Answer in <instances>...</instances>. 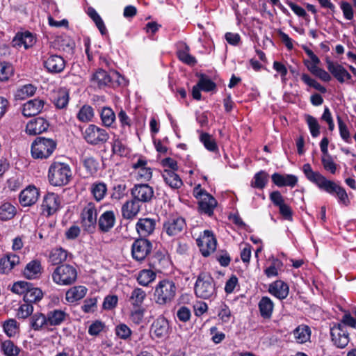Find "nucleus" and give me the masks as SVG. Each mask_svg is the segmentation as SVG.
Returning a JSON list of instances; mask_svg holds the SVG:
<instances>
[{
	"instance_id": "obj_10",
	"label": "nucleus",
	"mask_w": 356,
	"mask_h": 356,
	"mask_svg": "<svg viewBox=\"0 0 356 356\" xmlns=\"http://www.w3.org/2000/svg\"><path fill=\"white\" fill-rule=\"evenodd\" d=\"M196 242L204 257H208L216 249V239L209 230L204 231L203 234L200 236Z\"/></svg>"
},
{
	"instance_id": "obj_48",
	"label": "nucleus",
	"mask_w": 356,
	"mask_h": 356,
	"mask_svg": "<svg viewBox=\"0 0 356 356\" xmlns=\"http://www.w3.org/2000/svg\"><path fill=\"white\" fill-rule=\"evenodd\" d=\"M1 350L6 356H17L20 348L10 340H6L1 344Z\"/></svg>"
},
{
	"instance_id": "obj_4",
	"label": "nucleus",
	"mask_w": 356,
	"mask_h": 356,
	"mask_svg": "<svg viewBox=\"0 0 356 356\" xmlns=\"http://www.w3.org/2000/svg\"><path fill=\"white\" fill-rule=\"evenodd\" d=\"M56 147V142L51 138L37 137L31 145L33 158L45 159L49 158Z\"/></svg>"
},
{
	"instance_id": "obj_53",
	"label": "nucleus",
	"mask_w": 356,
	"mask_h": 356,
	"mask_svg": "<svg viewBox=\"0 0 356 356\" xmlns=\"http://www.w3.org/2000/svg\"><path fill=\"white\" fill-rule=\"evenodd\" d=\"M3 327L5 333L9 337H14L19 329V325L17 321L14 318H10L4 321Z\"/></svg>"
},
{
	"instance_id": "obj_51",
	"label": "nucleus",
	"mask_w": 356,
	"mask_h": 356,
	"mask_svg": "<svg viewBox=\"0 0 356 356\" xmlns=\"http://www.w3.org/2000/svg\"><path fill=\"white\" fill-rule=\"evenodd\" d=\"M337 119L341 138L346 143H350L352 142V140L350 137V133L347 124H346V122L343 121V120L339 115L337 116Z\"/></svg>"
},
{
	"instance_id": "obj_20",
	"label": "nucleus",
	"mask_w": 356,
	"mask_h": 356,
	"mask_svg": "<svg viewBox=\"0 0 356 356\" xmlns=\"http://www.w3.org/2000/svg\"><path fill=\"white\" fill-rule=\"evenodd\" d=\"M133 168L138 180L149 181L152 177V169L147 166V161L144 157H140L134 163Z\"/></svg>"
},
{
	"instance_id": "obj_63",
	"label": "nucleus",
	"mask_w": 356,
	"mask_h": 356,
	"mask_svg": "<svg viewBox=\"0 0 356 356\" xmlns=\"http://www.w3.org/2000/svg\"><path fill=\"white\" fill-rule=\"evenodd\" d=\"M31 283L25 281H19L13 284L11 291L17 294H23L28 291L29 289L31 286Z\"/></svg>"
},
{
	"instance_id": "obj_27",
	"label": "nucleus",
	"mask_w": 356,
	"mask_h": 356,
	"mask_svg": "<svg viewBox=\"0 0 356 356\" xmlns=\"http://www.w3.org/2000/svg\"><path fill=\"white\" fill-rule=\"evenodd\" d=\"M272 181L278 187L289 186L293 188L298 183V179L293 175H282L275 172L271 176Z\"/></svg>"
},
{
	"instance_id": "obj_6",
	"label": "nucleus",
	"mask_w": 356,
	"mask_h": 356,
	"mask_svg": "<svg viewBox=\"0 0 356 356\" xmlns=\"http://www.w3.org/2000/svg\"><path fill=\"white\" fill-rule=\"evenodd\" d=\"M177 287L172 281L162 280L159 282L155 289L154 295L156 302L165 305L170 302L176 295Z\"/></svg>"
},
{
	"instance_id": "obj_45",
	"label": "nucleus",
	"mask_w": 356,
	"mask_h": 356,
	"mask_svg": "<svg viewBox=\"0 0 356 356\" xmlns=\"http://www.w3.org/2000/svg\"><path fill=\"white\" fill-rule=\"evenodd\" d=\"M147 294L145 291L140 288H135L131 293L129 301L131 304L136 307H140L143 303Z\"/></svg>"
},
{
	"instance_id": "obj_31",
	"label": "nucleus",
	"mask_w": 356,
	"mask_h": 356,
	"mask_svg": "<svg viewBox=\"0 0 356 356\" xmlns=\"http://www.w3.org/2000/svg\"><path fill=\"white\" fill-rule=\"evenodd\" d=\"M88 289L83 285L74 286L70 288L65 293V300L69 303H74L85 297Z\"/></svg>"
},
{
	"instance_id": "obj_24",
	"label": "nucleus",
	"mask_w": 356,
	"mask_h": 356,
	"mask_svg": "<svg viewBox=\"0 0 356 356\" xmlns=\"http://www.w3.org/2000/svg\"><path fill=\"white\" fill-rule=\"evenodd\" d=\"M115 214L113 211L104 212L99 218L97 224L99 229L104 233L108 232L115 224Z\"/></svg>"
},
{
	"instance_id": "obj_3",
	"label": "nucleus",
	"mask_w": 356,
	"mask_h": 356,
	"mask_svg": "<svg viewBox=\"0 0 356 356\" xmlns=\"http://www.w3.org/2000/svg\"><path fill=\"white\" fill-rule=\"evenodd\" d=\"M195 295L203 299H209L216 296V287L213 278L208 273H201L195 284Z\"/></svg>"
},
{
	"instance_id": "obj_12",
	"label": "nucleus",
	"mask_w": 356,
	"mask_h": 356,
	"mask_svg": "<svg viewBox=\"0 0 356 356\" xmlns=\"http://www.w3.org/2000/svg\"><path fill=\"white\" fill-rule=\"evenodd\" d=\"M186 227V223L184 218L172 216L169 217L163 223V231L169 236H175L180 234Z\"/></svg>"
},
{
	"instance_id": "obj_44",
	"label": "nucleus",
	"mask_w": 356,
	"mask_h": 356,
	"mask_svg": "<svg viewBox=\"0 0 356 356\" xmlns=\"http://www.w3.org/2000/svg\"><path fill=\"white\" fill-rule=\"evenodd\" d=\"M16 214V208L10 202H3L0 205V220H9Z\"/></svg>"
},
{
	"instance_id": "obj_62",
	"label": "nucleus",
	"mask_w": 356,
	"mask_h": 356,
	"mask_svg": "<svg viewBox=\"0 0 356 356\" xmlns=\"http://www.w3.org/2000/svg\"><path fill=\"white\" fill-rule=\"evenodd\" d=\"M115 333L119 338L126 340L131 337L132 332L126 324L120 323L115 327Z\"/></svg>"
},
{
	"instance_id": "obj_17",
	"label": "nucleus",
	"mask_w": 356,
	"mask_h": 356,
	"mask_svg": "<svg viewBox=\"0 0 356 356\" xmlns=\"http://www.w3.org/2000/svg\"><path fill=\"white\" fill-rule=\"evenodd\" d=\"M60 204L58 195L54 193H49L43 198L41 205L42 212L47 216H51L58 211Z\"/></svg>"
},
{
	"instance_id": "obj_16",
	"label": "nucleus",
	"mask_w": 356,
	"mask_h": 356,
	"mask_svg": "<svg viewBox=\"0 0 356 356\" xmlns=\"http://www.w3.org/2000/svg\"><path fill=\"white\" fill-rule=\"evenodd\" d=\"M117 76L118 74L115 73H113L111 75L106 71L100 69L92 74L91 82L95 87H98L99 88L106 86L115 87V84L113 81V78Z\"/></svg>"
},
{
	"instance_id": "obj_49",
	"label": "nucleus",
	"mask_w": 356,
	"mask_h": 356,
	"mask_svg": "<svg viewBox=\"0 0 356 356\" xmlns=\"http://www.w3.org/2000/svg\"><path fill=\"white\" fill-rule=\"evenodd\" d=\"M268 174L263 170L256 173L251 182V186L254 188L263 189L268 181Z\"/></svg>"
},
{
	"instance_id": "obj_52",
	"label": "nucleus",
	"mask_w": 356,
	"mask_h": 356,
	"mask_svg": "<svg viewBox=\"0 0 356 356\" xmlns=\"http://www.w3.org/2000/svg\"><path fill=\"white\" fill-rule=\"evenodd\" d=\"M189 51V47L185 45L184 49L177 51V56L179 59L183 63L187 65H194L197 61L195 58L190 54Z\"/></svg>"
},
{
	"instance_id": "obj_9",
	"label": "nucleus",
	"mask_w": 356,
	"mask_h": 356,
	"mask_svg": "<svg viewBox=\"0 0 356 356\" xmlns=\"http://www.w3.org/2000/svg\"><path fill=\"white\" fill-rule=\"evenodd\" d=\"M97 212L96 206L93 202L88 203L81 213L82 225L84 229L88 232H93L97 223Z\"/></svg>"
},
{
	"instance_id": "obj_39",
	"label": "nucleus",
	"mask_w": 356,
	"mask_h": 356,
	"mask_svg": "<svg viewBox=\"0 0 356 356\" xmlns=\"http://www.w3.org/2000/svg\"><path fill=\"white\" fill-rule=\"evenodd\" d=\"M69 102V92L65 88L59 89L55 92L53 97V103L57 108H66Z\"/></svg>"
},
{
	"instance_id": "obj_5",
	"label": "nucleus",
	"mask_w": 356,
	"mask_h": 356,
	"mask_svg": "<svg viewBox=\"0 0 356 356\" xmlns=\"http://www.w3.org/2000/svg\"><path fill=\"white\" fill-rule=\"evenodd\" d=\"M51 277L53 282L58 285H72L77 279V270L71 265L61 264L54 269Z\"/></svg>"
},
{
	"instance_id": "obj_59",
	"label": "nucleus",
	"mask_w": 356,
	"mask_h": 356,
	"mask_svg": "<svg viewBox=\"0 0 356 356\" xmlns=\"http://www.w3.org/2000/svg\"><path fill=\"white\" fill-rule=\"evenodd\" d=\"M301 80L307 85L310 87L315 88L322 93H325L327 90L326 88L321 85L318 81L315 79L310 77L307 74H302L301 76Z\"/></svg>"
},
{
	"instance_id": "obj_22",
	"label": "nucleus",
	"mask_w": 356,
	"mask_h": 356,
	"mask_svg": "<svg viewBox=\"0 0 356 356\" xmlns=\"http://www.w3.org/2000/svg\"><path fill=\"white\" fill-rule=\"evenodd\" d=\"M49 127L48 122L42 118H36L30 120L26 126V133L35 136L47 131Z\"/></svg>"
},
{
	"instance_id": "obj_47",
	"label": "nucleus",
	"mask_w": 356,
	"mask_h": 356,
	"mask_svg": "<svg viewBox=\"0 0 356 356\" xmlns=\"http://www.w3.org/2000/svg\"><path fill=\"white\" fill-rule=\"evenodd\" d=\"M101 120L105 127H111L115 120V114L109 107L102 108L100 113Z\"/></svg>"
},
{
	"instance_id": "obj_28",
	"label": "nucleus",
	"mask_w": 356,
	"mask_h": 356,
	"mask_svg": "<svg viewBox=\"0 0 356 356\" xmlns=\"http://www.w3.org/2000/svg\"><path fill=\"white\" fill-rule=\"evenodd\" d=\"M47 318V315L40 312L32 314L29 318L31 328L34 331L49 330L50 327Z\"/></svg>"
},
{
	"instance_id": "obj_64",
	"label": "nucleus",
	"mask_w": 356,
	"mask_h": 356,
	"mask_svg": "<svg viewBox=\"0 0 356 356\" xmlns=\"http://www.w3.org/2000/svg\"><path fill=\"white\" fill-rule=\"evenodd\" d=\"M322 164L325 170L334 174L337 170V165L330 154L323 155L321 159Z\"/></svg>"
},
{
	"instance_id": "obj_37",
	"label": "nucleus",
	"mask_w": 356,
	"mask_h": 356,
	"mask_svg": "<svg viewBox=\"0 0 356 356\" xmlns=\"http://www.w3.org/2000/svg\"><path fill=\"white\" fill-rule=\"evenodd\" d=\"M162 177L165 182L170 188L176 189L179 188L183 182L179 176L171 170H164Z\"/></svg>"
},
{
	"instance_id": "obj_40",
	"label": "nucleus",
	"mask_w": 356,
	"mask_h": 356,
	"mask_svg": "<svg viewBox=\"0 0 356 356\" xmlns=\"http://www.w3.org/2000/svg\"><path fill=\"white\" fill-rule=\"evenodd\" d=\"M199 139L208 151L214 153L218 152V146L217 143L215 138L211 134L201 131Z\"/></svg>"
},
{
	"instance_id": "obj_7",
	"label": "nucleus",
	"mask_w": 356,
	"mask_h": 356,
	"mask_svg": "<svg viewBox=\"0 0 356 356\" xmlns=\"http://www.w3.org/2000/svg\"><path fill=\"white\" fill-rule=\"evenodd\" d=\"M82 136L83 139L92 145L104 144L109 139V134L105 129L92 124L82 131Z\"/></svg>"
},
{
	"instance_id": "obj_11",
	"label": "nucleus",
	"mask_w": 356,
	"mask_h": 356,
	"mask_svg": "<svg viewBox=\"0 0 356 356\" xmlns=\"http://www.w3.org/2000/svg\"><path fill=\"white\" fill-rule=\"evenodd\" d=\"M152 244L145 238L136 240L131 246V255L138 261H143L151 252Z\"/></svg>"
},
{
	"instance_id": "obj_41",
	"label": "nucleus",
	"mask_w": 356,
	"mask_h": 356,
	"mask_svg": "<svg viewBox=\"0 0 356 356\" xmlns=\"http://www.w3.org/2000/svg\"><path fill=\"white\" fill-rule=\"evenodd\" d=\"M90 190L94 199L97 202H100L106 196L107 186L104 182L97 181L92 184Z\"/></svg>"
},
{
	"instance_id": "obj_13",
	"label": "nucleus",
	"mask_w": 356,
	"mask_h": 356,
	"mask_svg": "<svg viewBox=\"0 0 356 356\" xmlns=\"http://www.w3.org/2000/svg\"><path fill=\"white\" fill-rule=\"evenodd\" d=\"M44 67L51 74L63 72L65 67V61L63 57L56 54H47L43 56Z\"/></svg>"
},
{
	"instance_id": "obj_38",
	"label": "nucleus",
	"mask_w": 356,
	"mask_h": 356,
	"mask_svg": "<svg viewBox=\"0 0 356 356\" xmlns=\"http://www.w3.org/2000/svg\"><path fill=\"white\" fill-rule=\"evenodd\" d=\"M67 255V252L63 248H55L49 252V261L53 265H58L66 261Z\"/></svg>"
},
{
	"instance_id": "obj_2",
	"label": "nucleus",
	"mask_w": 356,
	"mask_h": 356,
	"mask_svg": "<svg viewBox=\"0 0 356 356\" xmlns=\"http://www.w3.org/2000/svg\"><path fill=\"white\" fill-rule=\"evenodd\" d=\"M72 170L65 163L53 162L48 170V179L51 185L61 186L67 185L72 178Z\"/></svg>"
},
{
	"instance_id": "obj_55",
	"label": "nucleus",
	"mask_w": 356,
	"mask_h": 356,
	"mask_svg": "<svg viewBox=\"0 0 356 356\" xmlns=\"http://www.w3.org/2000/svg\"><path fill=\"white\" fill-rule=\"evenodd\" d=\"M83 165L90 175H94L97 172L99 163L92 156H86L83 159Z\"/></svg>"
},
{
	"instance_id": "obj_36",
	"label": "nucleus",
	"mask_w": 356,
	"mask_h": 356,
	"mask_svg": "<svg viewBox=\"0 0 356 356\" xmlns=\"http://www.w3.org/2000/svg\"><path fill=\"white\" fill-rule=\"evenodd\" d=\"M49 327L61 325L68 318V314L62 309H54L47 313Z\"/></svg>"
},
{
	"instance_id": "obj_15",
	"label": "nucleus",
	"mask_w": 356,
	"mask_h": 356,
	"mask_svg": "<svg viewBox=\"0 0 356 356\" xmlns=\"http://www.w3.org/2000/svg\"><path fill=\"white\" fill-rule=\"evenodd\" d=\"M131 195L138 202L147 203L154 197V191L148 184H136L131 189Z\"/></svg>"
},
{
	"instance_id": "obj_19",
	"label": "nucleus",
	"mask_w": 356,
	"mask_h": 356,
	"mask_svg": "<svg viewBox=\"0 0 356 356\" xmlns=\"http://www.w3.org/2000/svg\"><path fill=\"white\" fill-rule=\"evenodd\" d=\"M327 68L332 75L341 83L350 80V74L340 64L326 59Z\"/></svg>"
},
{
	"instance_id": "obj_35",
	"label": "nucleus",
	"mask_w": 356,
	"mask_h": 356,
	"mask_svg": "<svg viewBox=\"0 0 356 356\" xmlns=\"http://www.w3.org/2000/svg\"><path fill=\"white\" fill-rule=\"evenodd\" d=\"M140 205L135 199L126 202L122 207V215L125 219H133L140 211Z\"/></svg>"
},
{
	"instance_id": "obj_57",
	"label": "nucleus",
	"mask_w": 356,
	"mask_h": 356,
	"mask_svg": "<svg viewBox=\"0 0 356 356\" xmlns=\"http://www.w3.org/2000/svg\"><path fill=\"white\" fill-rule=\"evenodd\" d=\"M93 116V108L90 106L88 105L82 106L77 114V118L83 122L90 121Z\"/></svg>"
},
{
	"instance_id": "obj_18",
	"label": "nucleus",
	"mask_w": 356,
	"mask_h": 356,
	"mask_svg": "<svg viewBox=\"0 0 356 356\" xmlns=\"http://www.w3.org/2000/svg\"><path fill=\"white\" fill-rule=\"evenodd\" d=\"M169 323L168 320L162 316H159L152 324L150 333L152 338L164 339L169 333Z\"/></svg>"
},
{
	"instance_id": "obj_14",
	"label": "nucleus",
	"mask_w": 356,
	"mask_h": 356,
	"mask_svg": "<svg viewBox=\"0 0 356 356\" xmlns=\"http://www.w3.org/2000/svg\"><path fill=\"white\" fill-rule=\"evenodd\" d=\"M330 334L332 341L337 347L343 348L348 345L349 334L343 324L334 325L330 329Z\"/></svg>"
},
{
	"instance_id": "obj_56",
	"label": "nucleus",
	"mask_w": 356,
	"mask_h": 356,
	"mask_svg": "<svg viewBox=\"0 0 356 356\" xmlns=\"http://www.w3.org/2000/svg\"><path fill=\"white\" fill-rule=\"evenodd\" d=\"M35 87L32 84H26L19 88L16 92V97L20 99L32 96L35 92Z\"/></svg>"
},
{
	"instance_id": "obj_61",
	"label": "nucleus",
	"mask_w": 356,
	"mask_h": 356,
	"mask_svg": "<svg viewBox=\"0 0 356 356\" xmlns=\"http://www.w3.org/2000/svg\"><path fill=\"white\" fill-rule=\"evenodd\" d=\"M89 16L92 19V20L95 22L96 26H97L98 29L101 32L102 35L105 34L106 32V29L104 25V23L103 20L102 19L99 15L96 12V10L93 8L89 9L88 11Z\"/></svg>"
},
{
	"instance_id": "obj_25",
	"label": "nucleus",
	"mask_w": 356,
	"mask_h": 356,
	"mask_svg": "<svg viewBox=\"0 0 356 356\" xmlns=\"http://www.w3.org/2000/svg\"><path fill=\"white\" fill-rule=\"evenodd\" d=\"M155 227V220L149 218H140L136 225V231L142 237H147L152 234Z\"/></svg>"
},
{
	"instance_id": "obj_29",
	"label": "nucleus",
	"mask_w": 356,
	"mask_h": 356,
	"mask_svg": "<svg viewBox=\"0 0 356 356\" xmlns=\"http://www.w3.org/2000/svg\"><path fill=\"white\" fill-rule=\"evenodd\" d=\"M20 263V257L15 253H8L0 259V273H8Z\"/></svg>"
},
{
	"instance_id": "obj_8",
	"label": "nucleus",
	"mask_w": 356,
	"mask_h": 356,
	"mask_svg": "<svg viewBox=\"0 0 356 356\" xmlns=\"http://www.w3.org/2000/svg\"><path fill=\"white\" fill-rule=\"evenodd\" d=\"M193 195L199 200V209L202 213L211 216L213 209L217 205L216 199L205 190L202 189L200 184L193 189Z\"/></svg>"
},
{
	"instance_id": "obj_21",
	"label": "nucleus",
	"mask_w": 356,
	"mask_h": 356,
	"mask_svg": "<svg viewBox=\"0 0 356 356\" xmlns=\"http://www.w3.org/2000/svg\"><path fill=\"white\" fill-rule=\"evenodd\" d=\"M39 197V191L33 186H29L19 194V200L22 207H30L36 203Z\"/></svg>"
},
{
	"instance_id": "obj_50",
	"label": "nucleus",
	"mask_w": 356,
	"mask_h": 356,
	"mask_svg": "<svg viewBox=\"0 0 356 356\" xmlns=\"http://www.w3.org/2000/svg\"><path fill=\"white\" fill-rule=\"evenodd\" d=\"M112 152L113 154L120 156H127L129 149L124 143L119 138H114L112 143Z\"/></svg>"
},
{
	"instance_id": "obj_1",
	"label": "nucleus",
	"mask_w": 356,
	"mask_h": 356,
	"mask_svg": "<svg viewBox=\"0 0 356 356\" xmlns=\"http://www.w3.org/2000/svg\"><path fill=\"white\" fill-rule=\"evenodd\" d=\"M302 172L306 178L318 188L330 195H335L339 202L344 206L350 204V200L345 189L334 181L327 179L318 171L313 170L309 163L302 166Z\"/></svg>"
},
{
	"instance_id": "obj_46",
	"label": "nucleus",
	"mask_w": 356,
	"mask_h": 356,
	"mask_svg": "<svg viewBox=\"0 0 356 356\" xmlns=\"http://www.w3.org/2000/svg\"><path fill=\"white\" fill-rule=\"evenodd\" d=\"M43 297L42 291L36 287L31 286L29 289L26 293H25L24 302H28L30 303H34L40 301Z\"/></svg>"
},
{
	"instance_id": "obj_60",
	"label": "nucleus",
	"mask_w": 356,
	"mask_h": 356,
	"mask_svg": "<svg viewBox=\"0 0 356 356\" xmlns=\"http://www.w3.org/2000/svg\"><path fill=\"white\" fill-rule=\"evenodd\" d=\"M197 84L199 85V87L201 88V90L206 92L212 91L215 90L216 87V83L213 81L203 74L200 76Z\"/></svg>"
},
{
	"instance_id": "obj_23",
	"label": "nucleus",
	"mask_w": 356,
	"mask_h": 356,
	"mask_svg": "<svg viewBox=\"0 0 356 356\" xmlns=\"http://www.w3.org/2000/svg\"><path fill=\"white\" fill-rule=\"evenodd\" d=\"M41 261L38 259H33L29 261L23 270V275L28 280L38 279L42 273Z\"/></svg>"
},
{
	"instance_id": "obj_58",
	"label": "nucleus",
	"mask_w": 356,
	"mask_h": 356,
	"mask_svg": "<svg viewBox=\"0 0 356 356\" xmlns=\"http://www.w3.org/2000/svg\"><path fill=\"white\" fill-rule=\"evenodd\" d=\"M33 312V307L32 304L28 302H24V303L19 306L17 310V316L19 318L25 319L31 316Z\"/></svg>"
},
{
	"instance_id": "obj_32",
	"label": "nucleus",
	"mask_w": 356,
	"mask_h": 356,
	"mask_svg": "<svg viewBox=\"0 0 356 356\" xmlns=\"http://www.w3.org/2000/svg\"><path fill=\"white\" fill-rule=\"evenodd\" d=\"M258 308L259 314L264 319L269 320L271 318L274 309V303L269 297L263 296L258 303Z\"/></svg>"
},
{
	"instance_id": "obj_30",
	"label": "nucleus",
	"mask_w": 356,
	"mask_h": 356,
	"mask_svg": "<svg viewBox=\"0 0 356 356\" xmlns=\"http://www.w3.org/2000/svg\"><path fill=\"white\" fill-rule=\"evenodd\" d=\"M268 291L280 300L285 299L289 292L288 284L282 280H277L269 285Z\"/></svg>"
},
{
	"instance_id": "obj_54",
	"label": "nucleus",
	"mask_w": 356,
	"mask_h": 356,
	"mask_svg": "<svg viewBox=\"0 0 356 356\" xmlns=\"http://www.w3.org/2000/svg\"><path fill=\"white\" fill-rule=\"evenodd\" d=\"M105 329V323L101 321L96 320L89 325L88 332L92 337H97L104 331Z\"/></svg>"
},
{
	"instance_id": "obj_43",
	"label": "nucleus",
	"mask_w": 356,
	"mask_h": 356,
	"mask_svg": "<svg viewBox=\"0 0 356 356\" xmlns=\"http://www.w3.org/2000/svg\"><path fill=\"white\" fill-rule=\"evenodd\" d=\"M136 279L140 285L147 286L156 279V273L151 269H143L139 271Z\"/></svg>"
},
{
	"instance_id": "obj_33",
	"label": "nucleus",
	"mask_w": 356,
	"mask_h": 356,
	"mask_svg": "<svg viewBox=\"0 0 356 356\" xmlns=\"http://www.w3.org/2000/svg\"><path fill=\"white\" fill-rule=\"evenodd\" d=\"M13 42L15 47H20L23 46L26 49L33 46L35 39L30 32L18 33L14 38Z\"/></svg>"
},
{
	"instance_id": "obj_42",
	"label": "nucleus",
	"mask_w": 356,
	"mask_h": 356,
	"mask_svg": "<svg viewBox=\"0 0 356 356\" xmlns=\"http://www.w3.org/2000/svg\"><path fill=\"white\" fill-rule=\"evenodd\" d=\"M293 335L298 343H305L310 339V328L307 325H300L293 331Z\"/></svg>"
},
{
	"instance_id": "obj_34",
	"label": "nucleus",
	"mask_w": 356,
	"mask_h": 356,
	"mask_svg": "<svg viewBox=\"0 0 356 356\" xmlns=\"http://www.w3.org/2000/svg\"><path fill=\"white\" fill-rule=\"evenodd\" d=\"M302 49L307 55L309 57L310 60H305L304 64L308 69V70L314 75L321 67H318V65L321 63L319 58L307 46L302 45Z\"/></svg>"
},
{
	"instance_id": "obj_26",
	"label": "nucleus",
	"mask_w": 356,
	"mask_h": 356,
	"mask_svg": "<svg viewBox=\"0 0 356 356\" xmlns=\"http://www.w3.org/2000/svg\"><path fill=\"white\" fill-rule=\"evenodd\" d=\"M44 102L40 99L28 101L23 105L22 114L26 117H31L39 114L43 109Z\"/></svg>"
}]
</instances>
